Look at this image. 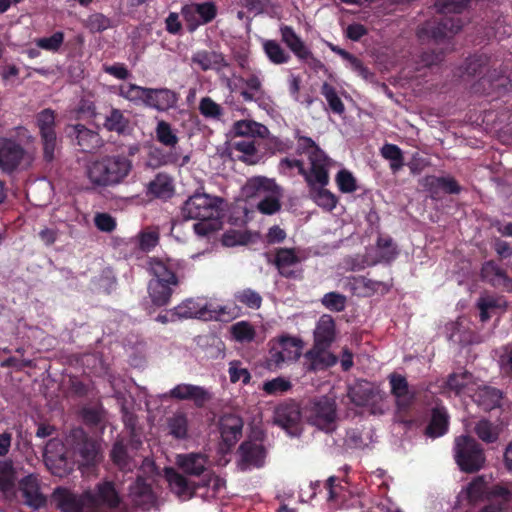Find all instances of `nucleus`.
Here are the masks:
<instances>
[{
    "label": "nucleus",
    "mask_w": 512,
    "mask_h": 512,
    "mask_svg": "<svg viewBox=\"0 0 512 512\" xmlns=\"http://www.w3.org/2000/svg\"><path fill=\"white\" fill-rule=\"evenodd\" d=\"M474 431L476 435L486 443H493L499 437L498 427L484 419L477 422Z\"/></svg>",
    "instance_id": "nucleus-49"
},
{
    "label": "nucleus",
    "mask_w": 512,
    "mask_h": 512,
    "mask_svg": "<svg viewBox=\"0 0 512 512\" xmlns=\"http://www.w3.org/2000/svg\"><path fill=\"white\" fill-rule=\"evenodd\" d=\"M307 418L312 425L320 430L334 431L338 419L335 401L327 397L315 401L309 408Z\"/></svg>",
    "instance_id": "nucleus-10"
},
{
    "label": "nucleus",
    "mask_w": 512,
    "mask_h": 512,
    "mask_svg": "<svg viewBox=\"0 0 512 512\" xmlns=\"http://www.w3.org/2000/svg\"><path fill=\"white\" fill-rule=\"evenodd\" d=\"M482 276L494 286L505 285L507 281L505 273L494 262H487L483 265Z\"/></svg>",
    "instance_id": "nucleus-51"
},
{
    "label": "nucleus",
    "mask_w": 512,
    "mask_h": 512,
    "mask_svg": "<svg viewBox=\"0 0 512 512\" xmlns=\"http://www.w3.org/2000/svg\"><path fill=\"white\" fill-rule=\"evenodd\" d=\"M167 428L169 434L177 439H184L188 435V417L187 414L177 411L167 418Z\"/></svg>",
    "instance_id": "nucleus-39"
},
{
    "label": "nucleus",
    "mask_w": 512,
    "mask_h": 512,
    "mask_svg": "<svg viewBox=\"0 0 512 512\" xmlns=\"http://www.w3.org/2000/svg\"><path fill=\"white\" fill-rule=\"evenodd\" d=\"M246 197L259 199L258 210L267 215L274 214L280 210L281 190L274 180L266 177L250 178L243 188Z\"/></svg>",
    "instance_id": "nucleus-6"
},
{
    "label": "nucleus",
    "mask_w": 512,
    "mask_h": 512,
    "mask_svg": "<svg viewBox=\"0 0 512 512\" xmlns=\"http://www.w3.org/2000/svg\"><path fill=\"white\" fill-rule=\"evenodd\" d=\"M262 47L265 55L273 64H284L290 59V55L274 40H262Z\"/></svg>",
    "instance_id": "nucleus-42"
},
{
    "label": "nucleus",
    "mask_w": 512,
    "mask_h": 512,
    "mask_svg": "<svg viewBox=\"0 0 512 512\" xmlns=\"http://www.w3.org/2000/svg\"><path fill=\"white\" fill-rule=\"evenodd\" d=\"M180 262L171 258H150L148 261V271L152 276L151 279L160 282L179 285L180 280L177 276V270Z\"/></svg>",
    "instance_id": "nucleus-12"
},
{
    "label": "nucleus",
    "mask_w": 512,
    "mask_h": 512,
    "mask_svg": "<svg viewBox=\"0 0 512 512\" xmlns=\"http://www.w3.org/2000/svg\"><path fill=\"white\" fill-rule=\"evenodd\" d=\"M335 181L339 190L343 193H352L357 190L355 177L346 169H342L337 173Z\"/></svg>",
    "instance_id": "nucleus-59"
},
{
    "label": "nucleus",
    "mask_w": 512,
    "mask_h": 512,
    "mask_svg": "<svg viewBox=\"0 0 512 512\" xmlns=\"http://www.w3.org/2000/svg\"><path fill=\"white\" fill-rule=\"evenodd\" d=\"M477 385L478 382L467 372L455 373L447 381L449 389L455 391L456 394H463L469 397H475L473 393Z\"/></svg>",
    "instance_id": "nucleus-29"
},
{
    "label": "nucleus",
    "mask_w": 512,
    "mask_h": 512,
    "mask_svg": "<svg viewBox=\"0 0 512 512\" xmlns=\"http://www.w3.org/2000/svg\"><path fill=\"white\" fill-rule=\"evenodd\" d=\"M243 421L233 414L224 415L220 420V433L228 448L235 445L242 436Z\"/></svg>",
    "instance_id": "nucleus-21"
},
{
    "label": "nucleus",
    "mask_w": 512,
    "mask_h": 512,
    "mask_svg": "<svg viewBox=\"0 0 512 512\" xmlns=\"http://www.w3.org/2000/svg\"><path fill=\"white\" fill-rule=\"evenodd\" d=\"M326 347L328 345L315 343L313 348L305 354V365L309 371L322 370L337 362V358Z\"/></svg>",
    "instance_id": "nucleus-18"
},
{
    "label": "nucleus",
    "mask_w": 512,
    "mask_h": 512,
    "mask_svg": "<svg viewBox=\"0 0 512 512\" xmlns=\"http://www.w3.org/2000/svg\"><path fill=\"white\" fill-rule=\"evenodd\" d=\"M477 307L480 310L481 321L485 322L496 311H504L506 309V301L502 297L485 294L478 299Z\"/></svg>",
    "instance_id": "nucleus-33"
},
{
    "label": "nucleus",
    "mask_w": 512,
    "mask_h": 512,
    "mask_svg": "<svg viewBox=\"0 0 512 512\" xmlns=\"http://www.w3.org/2000/svg\"><path fill=\"white\" fill-rule=\"evenodd\" d=\"M233 148L235 151H238L242 155L240 158L249 164H254L258 161V157L256 154V147L254 141L251 139H242L234 142Z\"/></svg>",
    "instance_id": "nucleus-48"
},
{
    "label": "nucleus",
    "mask_w": 512,
    "mask_h": 512,
    "mask_svg": "<svg viewBox=\"0 0 512 512\" xmlns=\"http://www.w3.org/2000/svg\"><path fill=\"white\" fill-rule=\"evenodd\" d=\"M132 167V161L126 156H105L89 161L86 175L93 186L112 187L123 183Z\"/></svg>",
    "instance_id": "nucleus-5"
},
{
    "label": "nucleus",
    "mask_w": 512,
    "mask_h": 512,
    "mask_svg": "<svg viewBox=\"0 0 512 512\" xmlns=\"http://www.w3.org/2000/svg\"><path fill=\"white\" fill-rule=\"evenodd\" d=\"M240 467L245 470L251 466L259 467L263 464L265 450L258 441H246L239 448Z\"/></svg>",
    "instance_id": "nucleus-19"
},
{
    "label": "nucleus",
    "mask_w": 512,
    "mask_h": 512,
    "mask_svg": "<svg viewBox=\"0 0 512 512\" xmlns=\"http://www.w3.org/2000/svg\"><path fill=\"white\" fill-rule=\"evenodd\" d=\"M454 458L459 468L467 473L480 470L486 461L481 446L469 436H459L455 439Z\"/></svg>",
    "instance_id": "nucleus-7"
},
{
    "label": "nucleus",
    "mask_w": 512,
    "mask_h": 512,
    "mask_svg": "<svg viewBox=\"0 0 512 512\" xmlns=\"http://www.w3.org/2000/svg\"><path fill=\"white\" fill-rule=\"evenodd\" d=\"M376 252V262H390L394 260L398 254L396 246L389 237H379L376 245Z\"/></svg>",
    "instance_id": "nucleus-47"
},
{
    "label": "nucleus",
    "mask_w": 512,
    "mask_h": 512,
    "mask_svg": "<svg viewBox=\"0 0 512 512\" xmlns=\"http://www.w3.org/2000/svg\"><path fill=\"white\" fill-rule=\"evenodd\" d=\"M24 156L23 148L11 139L0 137V168L12 172Z\"/></svg>",
    "instance_id": "nucleus-15"
},
{
    "label": "nucleus",
    "mask_w": 512,
    "mask_h": 512,
    "mask_svg": "<svg viewBox=\"0 0 512 512\" xmlns=\"http://www.w3.org/2000/svg\"><path fill=\"white\" fill-rule=\"evenodd\" d=\"M468 2L469 0H438L436 8L442 14L460 13Z\"/></svg>",
    "instance_id": "nucleus-63"
},
{
    "label": "nucleus",
    "mask_w": 512,
    "mask_h": 512,
    "mask_svg": "<svg viewBox=\"0 0 512 512\" xmlns=\"http://www.w3.org/2000/svg\"><path fill=\"white\" fill-rule=\"evenodd\" d=\"M177 286L151 279L148 283V294L152 303L156 306L167 305Z\"/></svg>",
    "instance_id": "nucleus-30"
},
{
    "label": "nucleus",
    "mask_w": 512,
    "mask_h": 512,
    "mask_svg": "<svg viewBox=\"0 0 512 512\" xmlns=\"http://www.w3.org/2000/svg\"><path fill=\"white\" fill-rule=\"evenodd\" d=\"M156 139L162 145L171 149L169 153L163 155L160 159L153 162L154 157L151 155L150 161L148 165L150 166H162L168 164H175L177 166H184L189 162V156L180 153L176 146L178 144L179 138L177 136V131L172 128V126L163 120L158 121L156 129H155Z\"/></svg>",
    "instance_id": "nucleus-8"
},
{
    "label": "nucleus",
    "mask_w": 512,
    "mask_h": 512,
    "mask_svg": "<svg viewBox=\"0 0 512 512\" xmlns=\"http://www.w3.org/2000/svg\"><path fill=\"white\" fill-rule=\"evenodd\" d=\"M20 489L22 491L25 503L34 508L38 509L45 504V497L40 491L39 482L36 476L29 475L20 482Z\"/></svg>",
    "instance_id": "nucleus-25"
},
{
    "label": "nucleus",
    "mask_w": 512,
    "mask_h": 512,
    "mask_svg": "<svg viewBox=\"0 0 512 512\" xmlns=\"http://www.w3.org/2000/svg\"><path fill=\"white\" fill-rule=\"evenodd\" d=\"M273 421L290 436H298L301 432V414L297 405H279L274 411Z\"/></svg>",
    "instance_id": "nucleus-14"
},
{
    "label": "nucleus",
    "mask_w": 512,
    "mask_h": 512,
    "mask_svg": "<svg viewBox=\"0 0 512 512\" xmlns=\"http://www.w3.org/2000/svg\"><path fill=\"white\" fill-rule=\"evenodd\" d=\"M335 338V322L330 315H322L314 331L316 344L330 345Z\"/></svg>",
    "instance_id": "nucleus-31"
},
{
    "label": "nucleus",
    "mask_w": 512,
    "mask_h": 512,
    "mask_svg": "<svg viewBox=\"0 0 512 512\" xmlns=\"http://www.w3.org/2000/svg\"><path fill=\"white\" fill-rule=\"evenodd\" d=\"M15 473L10 463L0 462V490L6 496L14 494Z\"/></svg>",
    "instance_id": "nucleus-46"
},
{
    "label": "nucleus",
    "mask_w": 512,
    "mask_h": 512,
    "mask_svg": "<svg viewBox=\"0 0 512 512\" xmlns=\"http://www.w3.org/2000/svg\"><path fill=\"white\" fill-rule=\"evenodd\" d=\"M233 132L237 136L248 137V139H250L255 136L263 137L267 129L264 125L255 121L241 120L234 123Z\"/></svg>",
    "instance_id": "nucleus-40"
},
{
    "label": "nucleus",
    "mask_w": 512,
    "mask_h": 512,
    "mask_svg": "<svg viewBox=\"0 0 512 512\" xmlns=\"http://www.w3.org/2000/svg\"><path fill=\"white\" fill-rule=\"evenodd\" d=\"M69 129V136H75L78 145L81 146L83 150H90L100 145L99 135L87 129L85 126L78 124L70 126Z\"/></svg>",
    "instance_id": "nucleus-32"
},
{
    "label": "nucleus",
    "mask_w": 512,
    "mask_h": 512,
    "mask_svg": "<svg viewBox=\"0 0 512 512\" xmlns=\"http://www.w3.org/2000/svg\"><path fill=\"white\" fill-rule=\"evenodd\" d=\"M448 430V414L443 407H436L432 412L431 421L426 433L429 437L437 438L444 435Z\"/></svg>",
    "instance_id": "nucleus-37"
},
{
    "label": "nucleus",
    "mask_w": 512,
    "mask_h": 512,
    "mask_svg": "<svg viewBox=\"0 0 512 512\" xmlns=\"http://www.w3.org/2000/svg\"><path fill=\"white\" fill-rule=\"evenodd\" d=\"M220 199L206 193H195L182 206L181 214L184 219L199 220L193 225L199 236H209L221 228L219 219Z\"/></svg>",
    "instance_id": "nucleus-4"
},
{
    "label": "nucleus",
    "mask_w": 512,
    "mask_h": 512,
    "mask_svg": "<svg viewBox=\"0 0 512 512\" xmlns=\"http://www.w3.org/2000/svg\"><path fill=\"white\" fill-rule=\"evenodd\" d=\"M128 126V120L119 109H112L106 117L104 127L109 131L123 132Z\"/></svg>",
    "instance_id": "nucleus-54"
},
{
    "label": "nucleus",
    "mask_w": 512,
    "mask_h": 512,
    "mask_svg": "<svg viewBox=\"0 0 512 512\" xmlns=\"http://www.w3.org/2000/svg\"><path fill=\"white\" fill-rule=\"evenodd\" d=\"M228 373L230 381L233 383L242 381V383L247 384L250 381L251 376L249 371L242 367L241 363L238 361H232L229 363Z\"/></svg>",
    "instance_id": "nucleus-64"
},
{
    "label": "nucleus",
    "mask_w": 512,
    "mask_h": 512,
    "mask_svg": "<svg viewBox=\"0 0 512 512\" xmlns=\"http://www.w3.org/2000/svg\"><path fill=\"white\" fill-rule=\"evenodd\" d=\"M280 32L282 41L299 59L307 60L312 56L310 50L290 26H282Z\"/></svg>",
    "instance_id": "nucleus-28"
},
{
    "label": "nucleus",
    "mask_w": 512,
    "mask_h": 512,
    "mask_svg": "<svg viewBox=\"0 0 512 512\" xmlns=\"http://www.w3.org/2000/svg\"><path fill=\"white\" fill-rule=\"evenodd\" d=\"M146 89L145 87H141L131 83H124L119 86L118 94L124 99L139 105L145 102L146 97Z\"/></svg>",
    "instance_id": "nucleus-44"
},
{
    "label": "nucleus",
    "mask_w": 512,
    "mask_h": 512,
    "mask_svg": "<svg viewBox=\"0 0 512 512\" xmlns=\"http://www.w3.org/2000/svg\"><path fill=\"white\" fill-rule=\"evenodd\" d=\"M165 478L171 490L182 500L190 499L196 489L199 488V486L189 482L183 475L171 468L165 469Z\"/></svg>",
    "instance_id": "nucleus-24"
},
{
    "label": "nucleus",
    "mask_w": 512,
    "mask_h": 512,
    "mask_svg": "<svg viewBox=\"0 0 512 512\" xmlns=\"http://www.w3.org/2000/svg\"><path fill=\"white\" fill-rule=\"evenodd\" d=\"M473 394H475V397H472L473 400L486 410L492 409L500 403V392L481 383H478Z\"/></svg>",
    "instance_id": "nucleus-36"
},
{
    "label": "nucleus",
    "mask_w": 512,
    "mask_h": 512,
    "mask_svg": "<svg viewBox=\"0 0 512 512\" xmlns=\"http://www.w3.org/2000/svg\"><path fill=\"white\" fill-rule=\"evenodd\" d=\"M203 487H207V491L202 496L210 499L217 496V494L224 488L225 482L220 477L213 473H207L204 475Z\"/></svg>",
    "instance_id": "nucleus-58"
},
{
    "label": "nucleus",
    "mask_w": 512,
    "mask_h": 512,
    "mask_svg": "<svg viewBox=\"0 0 512 512\" xmlns=\"http://www.w3.org/2000/svg\"><path fill=\"white\" fill-rule=\"evenodd\" d=\"M322 304L329 310L340 312L345 309L346 297L340 293L329 292L323 296Z\"/></svg>",
    "instance_id": "nucleus-61"
},
{
    "label": "nucleus",
    "mask_w": 512,
    "mask_h": 512,
    "mask_svg": "<svg viewBox=\"0 0 512 512\" xmlns=\"http://www.w3.org/2000/svg\"><path fill=\"white\" fill-rule=\"evenodd\" d=\"M176 464L187 474L198 476L206 470L207 458L201 453L179 454Z\"/></svg>",
    "instance_id": "nucleus-26"
},
{
    "label": "nucleus",
    "mask_w": 512,
    "mask_h": 512,
    "mask_svg": "<svg viewBox=\"0 0 512 512\" xmlns=\"http://www.w3.org/2000/svg\"><path fill=\"white\" fill-rule=\"evenodd\" d=\"M380 152L382 157L390 162V168L393 172L399 171L404 166L403 152L397 145L385 144Z\"/></svg>",
    "instance_id": "nucleus-45"
},
{
    "label": "nucleus",
    "mask_w": 512,
    "mask_h": 512,
    "mask_svg": "<svg viewBox=\"0 0 512 512\" xmlns=\"http://www.w3.org/2000/svg\"><path fill=\"white\" fill-rule=\"evenodd\" d=\"M148 193L157 198L167 199L174 193V186L171 177L164 173H159L149 182Z\"/></svg>",
    "instance_id": "nucleus-34"
},
{
    "label": "nucleus",
    "mask_w": 512,
    "mask_h": 512,
    "mask_svg": "<svg viewBox=\"0 0 512 512\" xmlns=\"http://www.w3.org/2000/svg\"><path fill=\"white\" fill-rule=\"evenodd\" d=\"M193 63L197 64L202 70L214 69L222 61L219 54L207 51H198L192 57Z\"/></svg>",
    "instance_id": "nucleus-52"
},
{
    "label": "nucleus",
    "mask_w": 512,
    "mask_h": 512,
    "mask_svg": "<svg viewBox=\"0 0 512 512\" xmlns=\"http://www.w3.org/2000/svg\"><path fill=\"white\" fill-rule=\"evenodd\" d=\"M40 137L55 135V112L51 109L40 111L35 118Z\"/></svg>",
    "instance_id": "nucleus-43"
},
{
    "label": "nucleus",
    "mask_w": 512,
    "mask_h": 512,
    "mask_svg": "<svg viewBox=\"0 0 512 512\" xmlns=\"http://www.w3.org/2000/svg\"><path fill=\"white\" fill-rule=\"evenodd\" d=\"M53 499L64 512H85L86 505L95 508L104 507L111 512H138V509L128 511L120 505L118 495L109 482L99 485L96 494L86 493L80 499L65 488H57L53 493Z\"/></svg>",
    "instance_id": "nucleus-3"
},
{
    "label": "nucleus",
    "mask_w": 512,
    "mask_h": 512,
    "mask_svg": "<svg viewBox=\"0 0 512 512\" xmlns=\"http://www.w3.org/2000/svg\"><path fill=\"white\" fill-rule=\"evenodd\" d=\"M216 13L217 9L211 2L187 4L181 10V14L190 31H194L200 25L212 21Z\"/></svg>",
    "instance_id": "nucleus-11"
},
{
    "label": "nucleus",
    "mask_w": 512,
    "mask_h": 512,
    "mask_svg": "<svg viewBox=\"0 0 512 512\" xmlns=\"http://www.w3.org/2000/svg\"><path fill=\"white\" fill-rule=\"evenodd\" d=\"M298 152L307 155V165L301 160L285 158L281 160L280 166L287 169L296 167L310 188L312 200L324 210H333L336 207L337 198L325 188L329 183L330 160L309 137L298 138Z\"/></svg>",
    "instance_id": "nucleus-1"
},
{
    "label": "nucleus",
    "mask_w": 512,
    "mask_h": 512,
    "mask_svg": "<svg viewBox=\"0 0 512 512\" xmlns=\"http://www.w3.org/2000/svg\"><path fill=\"white\" fill-rule=\"evenodd\" d=\"M422 186L430 193L432 198H437L444 193L456 194L460 192V186L451 177L427 176L422 179Z\"/></svg>",
    "instance_id": "nucleus-23"
},
{
    "label": "nucleus",
    "mask_w": 512,
    "mask_h": 512,
    "mask_svg": "<svg viewBox=\"0 0 512 512\" xmlns=\"http://www.w3.org/2000/svg\"><path fill=\"white\" fill-rule=\"evenodd\" d=\"M245 88L241 92V96L247 102L256 101L264 94L263 74L260 70H252L246 78L242 79Z\"/></svg>",
    "instance_id": "nucleus-27"
},
{
    "label": "nucleus",
    "mask_w": 512,
    "mask_h": 512,
    "mask_svg": "<svg viewBox=\"0 0 512 512\" xmlns=\"http://www.w3.org/2000/svg\"><path fill=\"white\" fill-rule=\"evenodd\" d=\"M488 486L484 477H476L471 483L464 488L460 494V500H467L469 503H475L487 497Z\"/></svg>",
    "instance_id": "nucleus-35"
},
{
    "label": "nucleus",
    "mask_w": 512,
    "mask_h": 512,
    "mask_svg": "<svg viewBox=\"0 0 512 512\" xmlns=\"http://www.w3.org/2000/svg\"><path fill=\"white\" fill-rule=\"evenodd\" d=\"M389 383L398 408L405 409L409 407L415 398V392L409 388L405 377L399 374H391Z\"/></svg>",
    "instance_id": "nucleus-22"
},
{
    "label": "nucleus",
    "mask_w": 512,
    "mask_h": 512,
    "mask_svg": "<svg viewBox=\"0 0 512 512\" xmlns=\"http://www.w3.org/2000/svg\"><path fill=\"white\" fill-rule=\"evenodd\" d=\"M231 333L235 340L239 342H250L255 337L253 326L246 322L240 321L231 326Z\"/></svg>",
    "instance_id": "nucleus-57"
},
{
    "label": "nucleus",
    "mask_w": 512,
    "mask_h": 512,
    "mask_svg": "<svg viewBox=\"0 0 512 512\" xmlns=\"http://www.w3.org/2000/svg\"><path fill=\"white\" fill-rule=\"evenodd\" d=\"M163 399H176V400H190L198 407L203 406L208 402L212 395L209 390L202 386L192 385L188 383H181L173 387L167 393L161 395Z\"/></svg>",
    "instance_id": "nucleus-13"
},
{
    "label": "nucleus",
    "mask_w": 512,
    "mask_h": 512,
    "mask_svg": "<svg viewBox=\"0 0 512 512\" xmlns=\"http://www.w3.org/2000/svg\"><path fill=\"white\" fill-rule=\"evenodd\" d=\"M269 365L275 368L297 361L302 355L303 341L294 336L281 335L270 341Z\"/></svg>",
    "instance_id": "nucleus-9"
},
{
    "label": "nucleus",
    "mask_w": 512,
    "mask_h": 512,
    "mask_svg": "<svg viewBox=\"0 0 512 512\" xmlns=\"http://www.w3.org/2000/svg\"><path fill=\"white\" fill-rule=\"evenodd\" d=\"M74 437L81 439L75 455L76 460L68 456L64 444L59 439L50 440L45 447L44 461L52 474L63 477L68 475L77 462L80 469L95 465L101 460L100 444L94 440L86 439L82 430H75Z\"/></svg>",
    "instance_id": "nucleus-2"
},
{
    "label": "nucleus",
    "mask_w": 512,
    "mask_h": 512,
    "mask_svg": "<svg viewBox=\"0 0 512 512\" xmlns=\"http://www.w3.org/2000/svg\"><path fill=\"white\" fill-rule=\"evenodd\" d=\"M178 101L177 95L166 88L146 89V97L144 105L158 111H166L176 105Z\"/></svg>",
    "instance_id": "nucleus-20"
},
{
    "label": "nucleus",
    "mask_w": 512,
    "mask_h": 512,
    "mask_svg": "<svg viewBox=\"0 0 512 512\" xmlns=\"http://www.w3.org/2000/svg\"><path fill=\"white\" fill-rule=\"evenodd\" d=\"M159 242V231L157 228H145L137 235L138 247L143 251H150Z\"/></svg>",
    "instance_id": "nucleus-50"
},
{
    "label": "nucleus",
    "mask_w": 512,
    "mask_h": 512,
    "mask_svg": "<svg viewBox=\"0 0 512 512\" xmlns=\"http://www.w3.org/2000/svg\"><path fill=\"white\" fill-rule=\"evenodd\" d=\"M299 262L293 249H279L276 253L275 264L285 277H294L293 267Z\"/></svg>",
    "instance_id": "nucleus-38"
},
{
    "label": "nucleus",
    "mask_w": 512,
    "mask_h": 512,
    "mask_svg": "<svg viewBox=\"0 0 512 512\" xmlns=\"http://www.w3.org/2000/svg\"><path fill=\"white\" fill-rule=\"evenodd\" d=\"M207 303L208 301L202 298H189L171 309V315L178 316L180 320L197 318L207 321L210 316L207 315Z\"/></svg>",
    "instance_id": "nucleus-16"
},
{
    "label": "nucleus",
    "mask_w": 512,
    "mask_h": 512,
    "mask_svg": "<svg viewBox=\"0 0 512 512\" xmlns=\"http://www.w3.org/2000/svg\"><path fill=\"white\" fill-rule=\"evenodd\" d=\"M250 241V235L246 232L230 230L222 236V243L224 246L233 247L237 245H244Z\"/></svg>",
    "instance_id": "nucleus-62"
},
{
    "label": "nucleus",
    "mask_w": 512,
    "mask_h": 512,
    "mask_svg": "<svg viewBox=\"0 0 512 512\" xmlns=\"http://www.w3.org/2000/svg\"><path fill=\"white\" fill-rule=\"evenodd\" d=\"M460 20L447 18L443 20L437 28L432 30V36L435 39L450 37L461 29Z\"/></svg>",
    "instance_id": "nucleus-53"
},
{
    "label": "nucleus",
    "mask_w": 512,
    "mask_h": 512,
    "mask_svg": "<svg viewBox=\"0 0 512 512\" xmlns=\"http://www.w3.org/2000/svg\"><path fill=\"white\" fill-rule=\"evenodd\" d=\"M292 387L291 382L283 377H276L272 380L266 381L262 385L263 391L267 395H281Z\"/></svg>",
    "instance_id": "nucleus-56"
},
{
    "label": "nucleus",
    "mask_w": 512,
    "mask_h": 512,
    "mask_svg": "<svg viewBox=\"0 0 512 512\" xmlns=\"http://www.w3.org/2000/svg\"><path fill=\"white\" fill-rule=\"evenodd\" d=\"M372 395L368 383H357L350 388L348 396L353 403L358 406H362L368 403Z\"/></svg>",
    "instance_id": "nucleus-55"
},
{
    "label": "nucleus",
    "mask_w": 512,
    "mask_h": 512,
    "mask_svg": "<svg viewBox=\"0 0 512 512\" xmlns=\"http://www.w3.org/2000/svg\"><path fill=\"white\" fill-rule=\"evenodd\" d=\"M240 310L236 306L219 305L214 302L208 301L207 303V318L209 320L226 321L233 319L239 315Z\"/></svg>",
    "instance_id": "nucleus-41"
},
{
    "label": "nucleus",
    "mask_w": 512,
    "mask_h": 512,
    "mask_svg": "<svg viewBox=\"0 0 512 512\" xmlns=\"http://www.w3.org/2000/svg\"><path fill=\"white\" fill-rule=\"evenodd\" d=\"M64 41L63 32H55L50 37L39 38L35 41L37 47L50 52H56L59 50Z\"/></svg>",
    "instance_id": "nucleus-60"
},
{
    "label": "nucleus",
    "mask_w": 512,
    "mask_h": 512,
    "mask_svg": "<svg viewBox=\"0 0 512 512\" xmlns=\"http://www.w3.org/2000/svg\"><path fill=\"white\" fill-rule=\"evenodd\" d=\"M129 497L133 504L141 510H149L156 502L151 482L141 476H138L136 482L130 487Z\"/></svg>",
    "instance_id": "nucleus-17"
}]
</instances>
